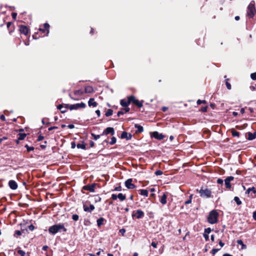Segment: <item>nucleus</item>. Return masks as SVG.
Wrapping results in <instances>:
<instances>
[{"mask_svg": "<svg viewBox=\"0 0 256 256\" xmlns=\"http://www.w3.org/2000/svg\"><path fill=\"white\" fill-rule=\"evenodd\" d=\"M232 134L234 137L236 136L239 137L240 135V133L234 130V128L232 129L231 130Z\"/></svg>", "mask_w": 256, "mask_h": 256, "instance_id": "27", "label": "nucleus"}, {"mask_svg": "<svg viewBox=\"0 0 256 256\" xmlns=\"http://www.w3.org/2000/svg\"><path fill=\"white\" fill-rule=\"evenodd\" d=\"M24 147L26 148L28 152H30V151L34 150V148L33 146H30L28 144H26Z\"/></svg>", "mask_w": 256, "mask_h": 256, "instance_id": "35", "label": "nucleus"}, {"mask_svg": "<svg viewBox=\"0 0 256 256\" xmlns=\"http://www.w3.org/2000/svg\"><path fill=\"white\" fill-rule=\"evenodd\" d=\"M250 78L253 80H256V72L251 74Z\"/></svg>", "mask_w": 256, "mask_h": 256, "instance_id": "45", "label": "nucleus"}, {"mask_svg": "<svg viewBox=\"0 0 256 256\" xmlns=\"http://www.w3.org/2000/svg\"><path fill=\"white\" fill-rule=\"evenodd\" d=\"M110 134L111 136H113L114 134V130L112 127H108L106 128L102 132V135H108Z\"/></svg>", "mask_w": 256, "mask_h": 256, "instance_id": "13", "label": "nucleus"}, {"mask_svg": "<svg viewBox=\"0 0 256 256\" xmlns=\"http://www.w3.org/2000/svg\"><path fill=\"white\" fill-rule=\"evenodd\" d=\"M12 18H14V20H16V16H17V14L16 12H12Z\"/></svg>", "mask_w": 256, "mask_h": 256, "instance_id": "57", "label": "nucleus"}, {"mask_svg": "<svg viewBox=\"0 0 256 256\" xmlns=\"http://www.w3.org/2000/svg\"><path fill=\"white\" fill-rule=\"evenodd\" d=\"M197 104L200 105V104H206V102L205 100H197V102H196Z\"/></svg>", "mask_w": 256, "mask_h": 256, "instance_id": "43", "label": "nucleus"}, {"mask_svg": "<svg viewBox=\"0 0 256 256\" xmlns=\"http://www.w3.org/2000/svg\"><path fill=\"white\" fill-rule=\"evenodd\" d=\"M72 218L74 221H78L79 219V216H78V215L76 214H72Z\"/></svg>", "mask_w": 256, "mask_h": 256, "instance_id": "38", "label": "nucleus"}, {"mask_svg": "<svg viewBox=\"0 0 256 256\" xmlns=\"http://www.w3.org/2000/svg\"><path fill=\"white\" fill-rule=\"evenodd\" d=\"M208 106H205L204 107H202L200 109V111L204 112H206L208 110Z\"/></svg>", "mask_w": 256, "mask_h": 256, "instance_id": "47", "label": "nucleus"}, {"mask_svg": "<svg viewBox=\"0 0 256 256\" xmlns=\"http://www.w3.org/2000/svg\"><path fill=\"white\" fill-rule=\"evenodd\" d=\"M83 208H84V210L86 212H92L94 210L95 207L92 204H90L89 206H88L86 204H83Z\"/></svg>", "mask_w": 256, "mask_h": 256, "instance_id": "17", "label": "nucleus"}, {"mask_svg": "<svg viewBox=\"0 0 256 256\" xmlns=\"http://www.w3.org/2000/svg\"><path fill=\"white\" fill-rule=\"evenodd\" d=\"M44 136H42V135H40L38 138L37 141L40 142V141L42 140H44Z\"/></svg>", "mask_w": 256, "mask_h": 256, "instance_id": "52", "label": "nucleus"}, {"mask_svg": "<svg viewBox=\"0 0 256 256\" xmlns=\"http://www.w3.org/2000/svg\"><path fill=\"white\" fill-rule=\"evenodd\" d=\"M219 213L216 210H211L208 216V222L210 224H215L218 222Z\"/></svg>", "mask_w": 256, "mask_h": 256, "instance_id": "3", "label": "nucleus"}, {"mask_svg": "<svg viewBox=\"0 0 256 256\" xmlns=\"http://www.w3.org/2000/svg\"><path fill=\"white\" fill-rule=\"evenodd\" d=\"M132 178H129L128 179L126 180L124 184L125 186L128 188V189H134L136 188V186L135 184H133L132 183Z\"/></svg>", "mask_w": 256, "mask_h": 256, "instance_id": "14", "label": "nucleus"}, {"mask_svg": "<svg viewBox=\"0 0 256 256\" xmlns=\"http://www.w3.org/2000/svg\"><path fill=\"white\" fill-rule=\"evenodd\" d=\"M18 140H23L26 136V134L24 133H19L18 135Z\"/></svg>", "mask_w": 256, "mask_h": 256, "instance_id": "29", "label": "nucleus"}, {"mask_svg": "<svg viewBox=\"0 0 256 256\" xmlns=\"http://www.w3.org/2000/svg\"><path fill=\"white\" fill-rule=\"evenodd\" d=\"M104 222H106V220L104 218H98L96 220L97 225H98V227H100L102 225H104Z\"/></svg>", "mask_w": 256, "mask_h": 256, "instance_id": "23", "label": "nucleus"}, {"mask_svg": "<svg viewBox=\"0 0 256 256\" xmlns=\"http://www.w3.org/2000/svg\"><path fill=\"white\" fill-rule=\"evenodd\" d=\"M229 80L228 78H227L226 80V88L228 90H230L232 88L231 84L230 83L228 82V80Z\"/></svg>", "mask_w": 256, "mask_h": 256, "instance_id": "39", "label": "nucleus"}, {"mask_svg": "<svg viewBox=\"0 0 256 256\" xmlns=\"http://www.w3.org/2000/svg\"><path fill=\"white\" fill-rule=\"evenodd\" d=\"M58 128V126H51V127H50V128H48V131H51V130H53L57 129Z\"/></svg>", "mask_w": 256, "mask_h": 256, "instance_id": "58", "label": "nucleus"}, {"mask_svg": "<svg viewBox=\"0 0 256 256\" xmlns=\"http://www.w3.org/2000/svg\"><path fill=\"white\" fill-rule=\"evenodd\" d=\"M120 104L122 106L125 107V108H124L125 112H128L130 110V108L128 107V105L130 104V96L128 97L127 100L125 99L121 100Z\"/></svg>", "mask_w": 256, "mask_h": 256, "instance_id": "5", "label": "nucleus"}, {"mask_svg": "<svg viewBox=\"0 0 256 256\" xmlns=\"http://www.w3.org/2000/svg\"><path fill=\"white\" fill-rule=\"evenodd\" d=\"M90 148L94 147V142L92 140L90 141Z\"/></svg>", "mask_w": 256, "mask_h": 256, "instance_id": "61", "label": "nucleus"}, {"mask_svg": "<svg viewBox=\"0 0 256 256\" xmlns=\"http://www.w3.org/2000/svg\"><path fill=\"white\" fill-rule=\"evenodd\" d=\"M76 146L78 148H82L83 150L86 149V144L84 143V142L82 144H78Z\"/></svg>", "mask_w": 256, "mask_h": 256, "instance_id": "31", "label": "nucleus"}, {"mask_svg": "<svg viewBox=\"0 0 256 256\" xmlns=\"http://www.w3.org/2000/svg\"><path fill=\"white\" fill-rule=\"evenodd\" d=\"M14 24L12 22H8L7 24H6V26H7V28H10L12 26H13Z\"/></svg>", "mask_w": 256, "mask_h": 256, "instance_id": "55", "label": "nucleus"}, {"mask_svg": "<svg viewBox=\"0 0 256 256\" xmlns=\"http://www.w3.org/2000/svg\"><path fill=\"white\" fill-rule=\"evenodd\" d=\"M234 200L236 202L237 205L240 206L242 204V201L240 200V198L238 196H235L234 198Z\"/></svg>", "mask_w": 256, "mask_h": 256, "instance_id": "34", "label": "nucleus"}, {"mask_svg": "<svg viewBox=\"0 0 256 256\" xmlns=\"http://www.w3.org/2000/svg\"><path fill=\"white\" fill-rule=\"evenodd\" d=\"M132 138L131 134H128L126 132H123L120 136L121 138H126V140H130Z\"/></svg>", "mask_w": 256, "mask_h": 256, "instance_id": "18", "label": "nucleus"}, {"mask_svg": "<svg viewBox=\"0 0 256 256\" xmlns=\"http://www.w3.org/2000/svg\"><path fill=\"white\" fill-rule=\"evenodd\" d=\"M167 196L165 193H164L160 198V202L162 204H166L167 202L166 200Z\"/></svg>", "mask_w": 256, "mask_h": 256, "instance_id": "21", "label": "nucleus"}, {"mask_svg": "<svg viewBox=\"0 0 256 256\" xmlns=\"http://www.w3.org/2000/svg\"><path fill=\"white\" fill-rule=\"evenodd\" d=\"M91 135L93 137L94 139V140H97L99 138H100V136H102V134H94V133H92L91 134Z\"/></svg>", "mask_w": 256, "mask_h": 256, "instance_id": "36", "label": "nucleus"}, {"mask_svg": "<svg viewBox=\"0 0 256 256\" xmlns=\"http://www.w3.org/2000/svg\"><path fill=\"white\" fill-rule=\"evenodd\" d=\"M113 114V110L112 109H108V110L106 112L105 115L106 116H112Z\"/></svg>", "mask_w": 256, "mask_h": 256, "instance_id": "33", "label": "nucleus"}, {"mask_svg": "<svg viewBox=\"0 0 256 256\" xmlns=\"http://www.w3.org/2000/svg\"><path fill=\"white\" fill-rule=\"evenodd\" d=\"M134 126L137 128L136 132V133H141L144 131V128L142 126L138 124H136Z\"/></svg>", "mask_w": 256, "mask_h": 256, "instance_id": "24", "label": "nucleus"}, {"mask_svg": "<svg viewBox=\"0 0 256 256\" xmlns=\"http://www.w3.org/2000/svg\"><path fill=\"white\" fill-rule=\"evenodd\" d=\"M116 138L114 137V136H112V138H111V140L110 142H109L110 144L111 145H113L114 144H115L116 143Z\"/></svg>", "mask_w": 256, "mask_h": 256, "instance_id": "37", "label": "nucleus"}, {"mask_svg": "<svg viewBox=\"0 0 256 256\" xmlns=\"http://www.w3.org/2000/svg\"><path fill=\"white\" fill-rule=\"evenodd\" d=\"M76 143H75L74 142H71V148H74L75 147H76Z\"/></svg>", "mask_w": 256, "mask_h": 256, "instance_id": "62", "label": "nucleus"}, {"mask_svg": "<svg viewBox=\"0 0 256 256\" xmlns=\"http://www.w3.org/2000/svg\"><path fill=\"white\" fill-rule=\"evenodd\" d=\"M157 244H158V243L155 242H154V241H152L151 244L152 246L154 248H156Z\"/></svg>", "mask_w": 256, "mask_h": 256, "instance_id": "54", "label": "nucleus"}, {"mask_svg": "<svg viewBox=\"0 0 256 256\" xmlns=\"http://www.w3.org/2000/svg\"><path fill=\"white\" fill-rule=\"evenodd\" d=\"M96 186V184L93 183L92 184H87L86 186H84L82 187V190L90 191V192H94V188Z\"/></svg>", "mask_w": 256, "mask_h": 256, "instance_id": "15", "label": "nucleus"}, {"mask_svg": "<svg viewBox=\"0 0 256 256\" xmlns=\"http://www.w3.org/2000/svg\"><path fill=\"white\" fill-rule=\"evenodd\" d=\"M203 236L204 238L206 241L209 240V236L208 234L204 233Z\"/></svg>", "mask_w": 256, "mask_h": 256, "instance_id": "51", "label": "nucleus"}, {"mask_svg": "<svg viewBox=\"0 0 256 256\" xmlns=\"http://www.w3.org/2000/svg\"><path fill=\"white\" fill-rule=\"evenodd\" d=\"M154 174L156 176H160L162 174L163 172L160 170H157L155 172Z\"/></svg>", "mask_w": 256, "mask_h": 256, "instance_id": "44", "label": "nucleus"}, {"mask_svg": "<svg viewBox=\"0 0 256 256\" xmlns=\"http://www.w3.org/2000/svg\"><path fill=\"white\" fill-rule=\"evenodd\" d=\"M8 186L13 190H15L18 188V184L14 180H10L8 182Z\"/></svg>", "mask_w": 256, "mask_h": 256, "instance_id": "19", "label": "nucleus"}, {"mask_svg": "<svg viewBox=\"0 0 256 256\" xmlns=\"http://www.w3.org/2000/svg\"><path fill=\"white\" fill-rule=\"evenodd\" d=\"M250 192H252L254 194H255L256 193V188L254 186H252V188H248L246 190V192L248 194H249Z\"/></svg>", "mask_w": 256, "mask_h": 256, "instance_id": "32", "label": "nucleus"}, {"mask_svg": "<svg viewBox=\"0 0 256 256\" xmlns=\"http://www.w3.org/2000/svg\"><path fill=\"white\" fill-rule=\"evenodd\" d=\"M234 180V177L232 176H230L227 177L224 180V184L226 189L230 190L232 188L230 182Z\"/></svg>", "mask_w": 256, "mask_h": 256, "instance_id": "12", "label": "nucleus"}, {"mask_svg": "<svg viewBox=\"0 0 256 256\" xmlns=\"http://www.w3.org/2000/svg\"><path fill=\"white\" fill-rule=\"evenodd\" d=\"M88 104L89 106H92L93 107H96L98 104L94 101V98H90L88 102Z\"/></svg>", "mask_w": 256, "mask_h": 256, "instance_id": "20", "label": "nucleus"}, {"mask_svg": "<svg viewBox=\"0 0 256 256\" xmlns=\"http://www.w3.org/2000/svg\"><path fill=\"white\" fill-rule=\"evenodd\" d=\"M50 24L48 23L44 24L42 28L40 27L38 30L44 34V36H48L49 34Z\"/></svg>", "mask_w": 256, "mask_h": 256, "instance_id": "8", "label": "nucleus"}, {"mask_svg": "<svg viewBox=\"0 0 256 256\" xmlns=\"http://www.w3.org/2000/svg\"><path fill=\"white\" fill-rule=\"evenodd\" d=\"M256 138V132L254 133L252 132H248V140H251L255 139Z\"/></svg>", "mask_w": 256, "mask_h": 256, "instance_id": "22", "label": "nucleus"}, {"mask_svg": "<svg viewBox=\"0 0 256 256\" xmlns=\"http://www.w3.org/2000/svg\"><path fill=\"white\" fill-rule=\"evenodd\" d=\"M0 119L2 120V121H5L6 120V118H5V116L4 115V114H2L0 116Z\"/></svg>", "mask_w": 256, "mask_h": 256, "instance_id": "60", "label": "nucleus"}, {"mask_svg": "<svg viewBox=\"0 0 256 256\" xmlns=\"http://www.w3.org/2000/svg\"><path fill=\"white\" fill-rule=\"evenodd\" d=\"M196 192L200 194V196L204 198H212V192L208 186H202L200 190L196 189Z\"/></svg>", "mask_w": 256, "mask_h": 256, "instance_id": "1", "label": "nucleus"}, {"mask_svg": "<svg viewBox=\"0 0 256 256\" xmlns=\"http://www.w3.org/2000/svg\"><path fill=\"white\" fill-rule=\"evenodd\" d=\"M211 232H212V229L210 228H208L204 229V233L208 234Z\"/></svg>", "mask_w": 256, "mask_h": 256, "instance_id": "46", "label": "nucleus"}, {"mask_svg": "<svg viewBox=\"0 0 256 256\" xmlns=\"http://www.w3.org/2000/svg\"><path fill=\"white\" fill-rule=\"evenodd\" d=\"M252 217H253V218L256 220V210L254 211V212H253V214H252Z\"/></svg>", "mask_w": 256, "mask_h": 256, "instance_id": "64", "label": "nucleus"}, {"mask_svg": "<svg viewBox=\"0 0 256 256\" xmlns=\"http://www.w3.org/2000/svg\"><path fill=\"white\" fill-rule=\"evenodd\" d=\"M8 30L9 34H12V32H14V25L12 26L10 28H8Z\"/></svg>", "mask_w": 256, "mask_h": 256, "instance_id": "41", "label": "nucleus"}, {"mask_svg": "<svg viewBox=\"0 0 256 256\" xmlns=\"http://www.w3.org/2000/svg\"><path fill=\"white\" fill-rule=\"evenodd\" d=\"M63 107H64V104H59V105H58L57 106V108L58 110H61Z\"/></svg>", "mask_w": 256, "mask_h": 256, "instance_id": "59", "label": "nucleus"}, {"mask_svg": "<svg viewBox=\"0 0 256 256\" xmlns=\"http://www.w3.org/2000/svg\"><path fill=\"white\" fill-rule=\"evenodd\" d=\"M151 136L158 140H162L164 138V136L162 134H160L156 131L154 132L151 134Z\"/></svg>", "mask_w": 256, "mask_h": 256, "instance_id": "16", "label": "nucleus"}, {"mask_svg": "<svg viewBox=\"0 0 256 256\" xmlns=\"http://www.w3.org/2000/svg\"><path fill=\"white\" fill-rule=\"evenodd\" d=\"M192 200H189V199H188V200H186V201L184 202V204H185L186 205H187V204H191V203H192Z\"/></svg>", "mask_w": 256, "mask_h": 256, "instance_id": "63", "label": "nucleus"}, {"mask_svg": "<svg viewBox=\"0 0 256 256\" xmlns=\"http://www.w3.org/2000/svg\"><path fill=\"white\" fill-rule=\"evenodd\" d=\"M94 91V89L91 86H86L84 88V92L86 93H92Z\"/></svg>", "mask_w": 256, "mask_h": 256, "instance_id": "25", "label": "nucleus"}, {"mask_svg": "<svg viewBox=\"0 0 256 256\" xmlns=\"http://www.w3.org/2000/svg\"><path fill=\"white\" fill-rule=\"evenodd\" d=\"M130 103H133L138 108H140L143 106L144 100L139 101L136 99L135 96L133 95L130 96Z\"/></svg>", "mask_w": 256, "mask_h": 256, "instance_id": "7", "label": "nucleus"}, {"mask_svg": "<svg viewBox=\"0 0 256 256\" xmlns=\"http://www.w3.org/2000/svg\"><path fill=\"white\" fill-rule=\"evenodd\" d=\"M118 198L122 202L126 199V196L125 194H123L122 193H119L118 195L113 194L111 196V198L112 200H116Z\"/></svg>", "mask_w": 256, "mask_h": 256, "instance_id": "11", "label": "nucleus"}, {"mask_svg": "<svg viewBox=\"0 0 256 256\" xmlns=\"http://www.w3.org/2000/svg\"><path fill=\"white\" fill-rule=\"evenodd\" d=\"M119 232L121 233L122 236H124V234L126 232V230L124 228L120 229Z\"/></svg>", "mask_w": 256, "mask_h": 256, "instance_id": "56", "label": "nucleus"}, {"mask_svg": "<svg viewBox=\"0 0 256 256\" xmlns=\"http://www.w3.org/2000/svg\"><path fill=\"white\" fill-rule=\"evenodd\" d=\"M256 14V9L255 8L254 2L252 1L248 6L246 15L250 18L254 17Z\"/></svg>", "mask_w": 256, "mask_h": 256, "instance_id": "4", "label": "nucleus"}, {"mask_svg": "<svg viewBox=\"0 0 256 256\" xmlns=\"http://www.w3.org/2000/svg\"><path fill=\"white\" fill-rule=\"evenodd\" d=\"M236 242L238 244L242 246V250L246 249V246L244 244V242L242 240H237Z\"/></svg>", "mask_w": 256, "mask_h": 256, "instance_id": "28", "label": "nucleus"}, {"mask_svg": "<svg viewBox=\"0 0 256 256\" xmlns=\"http://www.w3.org/2000/svg\"><path fill=\"white\" fill-rule=\"evenodd\" d=\"M67 229L64 227V224L60 223L58 224H54L50 226L48 228L50 234L54 235L58 232H66Z\"/></svg>", "mask_w": 256, "mask_h": 256, "instance_id": "2", "label": "nucleus"}, {"mask_svg": "<svg viewBox=\"0 0 256 256\" xmlns=\"http://www.w3.org/2000/svg\"><path fill=\"white\" fill-rule=\"evenodd\" d=\"M29 230L32 231L34 230L35 226L33 224H30L28 226Z\"/></svg>", "mask_w": 256, "mask_h": 256, "instance_id": "50", "label": "nucleus"}, {"mask_svg": "<svg viewBox=\"0 0 256 256\" xmlns=\"http://www.w3.org/2000/svg\"><path fill=\"white\" fill-rule=\"evenodd\" d=\"M84 93V91L82 90H78L74 92V94L76 96H80Z\"/></svg>", "mask_w": 256, "mask_h": 256, "instance_id": "30", "label": "nucleus"}, {"mask_svg": "<svg viewBox=\"0 0 256 256\" xmlns=\"http://www.w3.org/2000/svg\"><path fill=\"white\" fill-rule=\"evenodd\" d=\"M19 31L20 34H23L25 36H28L30 33V30L28 28L24 25H20Z\"/></svg>", "mask_w": 256, "mask_h": 256, "instance_id": "9", "label": "nucleus"}, {"mask_svg": "<svg viewBox=\"0 0 256 256\" xmlns=\"http://www.w3.org/2000/svg\"><path fill=\"white\" fill-rule=\"evenodd\" d=\"M17 252L20 255V256H26V252L22 250H19L17 251Z\"/></svg>", "mask_w": 256, "mask_h": 256, "instance_id": "40", "label": "nucleus"}, {"mask_svg": "<svg viewBox=\"0 0 256 256\" xmlns=\"http://www.w3.org/2000/svg\"><path fill=\"white\" fill-rule=\"evenodd\" d=\"M86 106V104L84 102H82L81 103H80V104L78 103V104L70 105V110H78L80 108H85Z\"/></svg>", "mask_w": 256, "mask_h": 256, "instance_id": "10", "label": "nucleus"}, {"mask_svg": "<svg viewBox=\"0 0 256 256\" xmlns=\"http://www.w3.org/2000/svg\"><path fill=\"white\" fill-rule=\"evenodd\" d=\"M220 250V249H216V248H213L212 251H211V253L214 255L215 254L218 250Z\"/></svg>", "mask_w": 256, "mask_h": 256, "instance_id": "48", "label": "nucleus"}, {"mask_svg": "<svg viewBox=\"0 0 256 256\" xmlns=\"http://www.w3.org/2000/svg\"><path fill=\"white\" fill-rule=\"evenodd\" d=\"M144 214L141 210H137L132 212V218H136L137 219H140L144 218Z\"/></svg>", "mask_w": 256, "mask_h": 256, "instance_id": "6", "label": "nucleus"}, {"mask_svg": "<svg viewBox=\"0 0 256 256\" xmlns=\"http://www.w3.org/2000/svg\"><path fill=\"white\" fill-rule=\"evenodd\" d=\"M140 194L145 196H148V192L146 190L141 189L139 190Z\"/></svg>", "mask_w": 256, "mask_h": 256, "instance_id": "26", "label": "nucleus"}, {"mask_svg": "<svg viewBox=\"0 0 256 256\" xmlns=\"http://www.w3.org/2000/svg\"><path fill=\"white\" fill-rule=\"evenodd\" d=\"M112 190L113 191H121L122 187L120 186H116Z\"/></svg>", "mask_w": 256, "mask_h": 256, "instance_id": "49", "label": "nucleus"}, {"mask_svg": "<svg viewBox=\"0 0 256 256\" xmlns=\"http://www.w3.org/2000/svg\"><path fill=\"white\" fill-rule=\"evenodd\" d=\"M223 182H224V181H223V180H222V179H221V178H218V179L217 180V183H218V184H222H222H223Z\"/></svg>", "mask_w": 256, "mask_h": 256, "instance_id": "53", "label": "nucleus"}, {"mask_svg": "<svg viewBox=\"0 0 256 256\" xmlns=\"http://www.w3.org/2000/svg\"><path fill=\"white\" fill-rule=\"evenodd\" d=\"M125 111L124 110V108H122L121 110H120L117 113L118 116H120L121 115H122L124 114Z\"/></svg>", "mask_w": 256, "mask_h": 256, "instance_id": "42", "label": "nucleus"}]
</instances>
